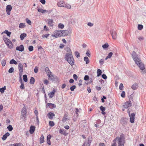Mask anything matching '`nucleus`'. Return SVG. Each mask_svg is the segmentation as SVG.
<instances>
[{"label":"nucleus","instance_id":"obj_23","mask_svg":"<svg viewBox=\"0 0 146 146\" xmlns=\"http://www.w3.org/2000/svg\"><path fill=\"white\" fill-rule=\"evenodd\" d=\"M40 143H43L44 141V137L42 134L40 138Z\"/></svg>","mask_w":146,"mask_h":146},{"label":"nucleus","instance_id":"obj_28","mask_svg":"<svg viewBox=\"0 0 146 146\" xmlns=\"http://www.w3.org/2000/svg\"><path fill=\"white\" fill-rule=\"evenodd\" d=\"M35 82V80L34 78L33 77H31L30 79V83L31 84H34Z\"/></svg>","mask_w":146,"mask_h":146},{"label":"nucleus","instance_id":"obj_19","mask_svg":"<svg viewBox=\"0 0 146 146\" xmlns=\"http://www.w3.org/2000/svg\"><path fill=\"white\" fill-rule=\"evenodd\" d=\"M59 132L60 133L63 134L65 136H66L68 134L64 129H60L59 130Z\"/></svg>","mask_w":146,"mask_h":146},{"label":"nucleus","instance_id":"obj_26","mask_svg":"<svg viewBox=\"0 0 146 146\" xmlns=\"http://www.w3.org/2000/svg\"><path fill=\"white\" fill-rule=\"evenodd\" d=\"M12 9V7L11 5H8L6 7V11H11Z\"/></svg>","mask_w":146,"mask_h":146},{"label":"nucleus","instance_id":"obj_44","mask_svg":"<svg viewBox=\"0 0 146 146\" xmlns=\"http://www.w3.org/2000/svg\"><path fill=\"white\" fill-rule=\"evenodd\" d=\"M28 49L31 52L33 50V47L32 46H30L29 47Z\"/></svg>","mask_w":146,"mask_h":146},{"label":"nucleus","instance_id":"obj_25","mask_svg":"<svg viewBox=\"0 0 146 146\" xmlns=\"http://www.w3.org/2000/svg\"><path fill=\"white\" fill-rule=\"evenodd\" d=\"M37 10L38 12H40L42 13H44L46 11V10H44L40 8H38L37 9Z\"/></svg>","mask_w":146,"mask_h":146},{"label":"nucleus","instance_id":"obj_17","mask_svg":"<svg viewBox=\"0 0 146 146\" xmlns=\"http://www.w3.org/2000/svg\"><path fill=\"white\" fill-rule=\"evenodd\" d=\"M51 137V136L50 135H48L47 137V143L49 145H50L51 144L50 141V139Z\"/></svg>","mask_w":146,"mask_h":146},{"label":"nucleus","instance_id":"obj_64","mask_svg":"<svg viewBox=\"0 0 146 146\" xmlns=\"http://www.w3.org/2000/svg\"><path fill=\"white\" fill-rule=\"evenodd\" d=\"M48 81L47 80H45L44 81V84L47 85L48 84Z\"/></svg>","mask_w":146,"mask_h":146},{"label":"nucleus","instance_id":"obj_29","mask_svg":"<svg viewBox=\"0 0 146 146\" xmlns=\"http://www.w3.org/2000/svg\"><path fill=\"white\" fill-rule=\"evenodd\" d=\"M62 36H64L67 35V31H61Z\"/></svg>","mask_w":146,"mask_h":146},{"label":"nucleus","instance_id":"obj_62","mask_svg":"<svg viewBox=\"0 0 146 146\" xmlns=\"http://www.w3.org/2000/svg\"><path fill=\"white\" fill-rule=\"evenodd\" d=\"M89 77L88 75H85L84 78V79L85 80H87L89 79Z\"/></svg>","mask_w":146,"mask_h":146},{"label":"nucleus","instance_id":"obj_9","mask_svg":"<svg viewBox=\"0 0 146 146\" xmlns=\"http://www.w3.org/2000/svg\"><path fill=\"white\" fill-rule=\"evenodd\" d=\"M111 34L113 39H115L117 38V34L115 31H110Z\"/></svg>","mask_w":146,"mask_h":146},{"label":"nucleus","instance_id":"obj_7","mask_svg":"<svg viewBox=\"0 0 146 146\" xmlns=\"http://www.w3.org/2000/svg\"><path fill=\"white\" fill-rule=\"evenodd\" d=\"M131 105L132 104L131 102L130 101H129L125 103L123 105V106L124 108H127L130 107Z\"/></svg>","mask_w":146,"mask_h":146},{"label":"nucleus","instance_id":"obj_48","mask_svg":"<svg viewBox=\"0 0 146 146\" xmlns=\"http://www.w3.org/2000/svg\"><path fill=\"white\" fill-rule=\"evenodd\" d=\"M26 21L29 25H31V21L28 19L27 18L26 19Z\"/></svg>","mask_w":146,"mask_h":146},{"label":"nucleus","instance_id":"obj_61","mask_svg":"<svg viewBox=\"0 0 146 146\" xmlns=\"http://www.w3.org/2000/svg\"><path fill=\"white\" fill-rule=\"evenodd\" d=\"M73 78L75 79V80H76L78 78V76L76 74H74L73 75Z\"/></svg>","mask_w":146,"mask_h":146},{"label":"nucleus","instance_id":"obj_35","mask_svg":"<svg viewBox=\"0 0 146 146\" xmlns=\"http://www.w3.org/2000/svg\"><path fill=\"white\" fill-rule=\"evenodd\" d=\"M3 33L6 34L8 36H10L11 34V32H9L7 30L4 31Z\"/></svg>","mask_w":146,"mask_h":146},{"label":"nucleus","instance_id":"obj_20","mask_svg":"<svg viewBox=\"0 0 146 146\" xmlns=\"http://www.w3.org/2000/svg\"><path fill=\"white\" fill-rule=\"evenodd\" d=\"M3 40L5 42L6 45L9 43L10 42H11L9 39L6 37H3Z\"/></svg>","mask_w":146,"mask_h":146},{"label":"nucleus","instance_id":"obj_12","mask_svg":"<svg viewBox=\"0 0 146 146\" xmlns=\"http://www.w3.org/2000/svg\"><path fill=\"white\" fill-rule=\"evenodd\" d=\"M24 49V47L23 45H21L20 46H18L16 48V49L17 50L21 52L23 51Z\"/></svg>","mask_w":146,"mask_h":146},{"label":"nucleus","instance_id":"obj_10","mask_svg":"<svg viewBox=\"0 0 146 146\" xmlns=\"http://www.w3.org/2000/svg\"><path fill=\"white\" fill-rule=\"evenodd\" d=\"M135 114L134 113H132L129 116L130 117V122L131 123H133L134 121Z\"/></svg>","mask_w":146,"mask_h":146},{"label":"nucleus","instance_id":"obj_14","mask_svg":"<svg viewBox=\"0 0 146 146\" xmlns=\"http://www.w3.org/2000/svg\"><path fill=\"white\" fill-rule=\"evenodd\" d=\"M120 138V137H116L113 140V143L111 144V146H117L116 142L118 141L119 139Z\"/></svg>","mask_w":146,"mask_h":146},{"label":"nucleus","instance_id":"obj_27","mask_svg":"<svg viewBox=\"0 0 146 146\" xmlns=\"http://www.w3.org/2000/svg\"><path fill=\"white\" fill-rule=\"evenodd\" d=\"M84 60L86 62V64H88L89 63L90 60L87 57H85L84 58Z\"/></svg>","mask_w":146,"mask_h":146},{"label":"nucleus","instance_id":"obj_31","mask_svg":"<svg viewBox=\"0 0 146 146\" xmlns=\"http://www.w3.org/2000/svg\"><path fill=\"white\" fill-rule=\"evenodd\" d=\"M138 85L136 83L133 84L131 86L132 88L134 90L136 89Z\"/></svg>","mask_w":146,"mask_h":146},{"label":"nucleus","instance_id":"obj_50","mask_svg":"<svg viewBox=\"0 0 146 146\" xmlns=\"http://www.w3.org/2000/svg\"><path fill=\"white\" fill-rule=\"evenodd\" d=\"M75 54L77 58L79 57L80 56V54L77 51H76L75 52Z\"/></svg>","mask_w":146,"mask_h":146},{"label":"nucleus","instance_id":"obj_36","mask_svg":"<svg viewBox=\"0 0 146 146\" xmlns=\"http://www.w3.org/2000/svg\"><path fill=\"white\" fill-rule=\"evenodd\" d=\"M25 26V23H20L19 25V27L20 28H23Z\"/></svg>","mask_w":146,"mask_h":146},{"label":"nucleus","instance_id":"obj_6","mask_svg":"<svg viewBox=\"0 0 146 146\" xmlns=\"http://www.w3.org/2000/svg\"><path fill=\"white\" fill-rule=\"evenodd\" d=\"M47 75L49 80H52V81H54L56 78V76H54L52 74V72L50 73V74H48Z\"/></svg>","mask_w":146,"mask_h":146},{"label":"nucleus","instance_id":"obj_1","mask_svg":"<svg viewBox=\"0 0 146 146\" xmlns=\"http://www.w3.org/2000/svg\"><path fill=\"white\" fill-rule=\"evenodd\" d=\"M131 56L135 63L140 69L142 70H144L145 68L144 64L141 62L140 58L138 56L135 52H133L131 54Z\"/></svg>","mask_w":146,"mask_h":146},{"label":"nucleus","instance_id":"obj_39","mask_svg":"<svg viewBox=\"0 0 146 146\" xmlns=\"http://www.w3.org/2000/svg\"><path fill=\"white\" fill-rule=\"evenodd\" d=\"M23 80L25 82L27 81V78L26 75H23Z\"/></svg>","mask_w":146,"mask_h":146},{"label":"nucleus","instance_id":"obj_5","mask_svg":"<svg viewBox=\"0 0 146 146\" xmlns=\"http://www.w3.org/2000/svg\"><path fill=\"white\" fill-rule=\"evenodd\" d=\"M23 65L21 63H19L18 64V69L19 71V75L20 76H21L22 73L23 72Z\"/></svg>","mask_w":146,"mask_h":146},{"label":"nucleus","instance_id":"obj_37","mask_svg":"<svg viewBox=\"0 0 146 146\" xmlns=\"http://www.w3.org/2000/svg\"><path fill=\"white\" fill-rule=\"evenodd\" d=\"M9 48L10 49H11L13 47V44L12 42L9 43V44L7 45Z\"/></svg>","mask_w":146,"mask_h":146},{"label":"nucleus","instance_id":"obj_45","mask_svg":"<svg viewBox=\"0 0 146 146\" xmlns=\"http://www.w3.org/2000/svg\"><path fill=\"white\" fill-rule=\"evenodd\" d=\"M143 28V26L142 25H138V29L139 30H141Z\"/></svg>","mask_w":146,"mask_h":146},{"label":"nucleus","instance_id":"obj_18","mask_svg":"<svg viewBox=\"0 0 146 146\" xmlns=\"http://www.w3.org/2000/svg\"><path fill=\"white\" fill-rule=\"evenodd\" d=\"M10 133L9 132H7L5 133V134L3 135L2 138V139L3 140H5L6 139L7 137L9 136Z\"/></svg>","mask_w":146,"mask_h":146},{"label":"nucleus","instance_id":"obj_4","mask_svg":"<svg viewBox=\"0 0 146 146\" xmlns=\"http://www.w3.org/2000/svg\"><path fill=\"white\" fill-rule=\"evenodd\" d=\"M62 32L61 31H56L53 33V34L52 36L55 38H57L59 36H62Z\"/></svg>","mask_w":146,"mask_h":146},{"label":"nucleus","instance_id":"obj_34","mask_svg":"<svg viewBox=\"0 0 146 146\" xmlns=\"http://www.w3.org/2000/svg\"><path fill=\"white\" fill-rule=\"evenodd\" d=\"M45 70L47 74V75L48 74H50V73L51 72L48 67H46L45 68Z\"/></svg>","mask_w":146,"mask_h":146},{"label":"nucleus","instance_id":"obj_11","mask_svg":"<svg viewBox=\"0 0 146 146\" xmlns=\"http://www.w3.org/2000/svg\"><path fill=\"white\" fill-rule=\"evenodd\" d=\"M65 3L62 0H61L58 2L57 5L59 7H64L65 5Z\"/></svg>","mask_w":146,"mask_h":146},{"label":"nucleus","instance_id":"obj_52","mask_svg":"<svg viewBox=\"0 0 146 146\" xmlns=\"http://www.w3.org/2000/svg\"><path fill=\"white\" fill-rule=\"evenodd\" d=\"M20 88L22 90H24L25 89L24 84L23 83L21 84V85L20 86Z\"/></svg>","mask_w":146,"mask_h":146},{"label":"nucleus","instance_id":"obj_38","mask_svg":"<svg viewBox=\"0 0 146 146\" xmlns=\"http://www.w3.org/2000/svg\"><path fill=\"white\" fill-rule=\"evenodd\" d=\"M58 27L61 29H63L64 27V25L63 24L60 23L58 25Z\"/></svg>","mask_w":146,"mask_h":146},{"label":"nucleus","instance_id":"obj_59","mask_svg":"<svg viewBox=\"0 0 146 146\" xmlns=\"http://www.w3.org/2000/svg\"><path fill=\"white\" fill-rule=\"evenodd\" d=\"M86 54V55L90 57V54L89 52V50H87Z\"/></svg>","mask_w":146,"mask_h":146},{"label":"nucleus","instance_id":"obj_58","mask_svg":"<svg viewBox=\"0 0 146 146\" xmlns=\"http://www.w3.org/2000/svg\"><path fill=\"white\" fill-rule=\"evenodd\" d=\"M112 54H113L112 52H110V53H109L107 57L109 58H110L111 57Z\"/></svg>","mask_w":146,"mask_h":146},{"label":"nucleus","instance_id":"obj_16","mask_svg":"<svg viewBox=\"0 0 146 146\" xmlns=\"http://www.w3.org/2000/svg\"><path fill=\"white\" fill-rule=\"evenodd\" d=\"M35 129V127L34 126L31 125L30 127L29 132L31 134H32L34 132Z\"/></svg>","mask_w":146,"mask_h":146},{"label":"nucleus","instance_id":"obj_49","mask_svg":"<svg viewBox=\"0 0 146 146\" xmlns=\"http://www.w3.org/2000/svg\"><path fill=\"white\" fill-rule=\"evenodd\" d=\"M76 88V86L75 85H73L71 87L70 89L71 91H74V89Z\"/></svg>","mask_w":146,"mask_h":146},{"label":"nucleus","instance_id":"obj_57","mask_svg":"<svg viewBox=\"0 0 146 146\" xmlns=\"http://www.w3.org/2000/svg\"><path fill=\"white\" fill-rule=\"evenodd\" d=\"M1 64L3 66H4L6 64V62L5 60H2L1 62Z\"/></svg>","mask_w":146,"mask_h":146},{"label":"nucleus","instance_id":"obj_51","mask_svg":"<svg viewBox=\"0 0 146 146\" xmlns=\"http://www.w3.org/2000/svg\"><path fill=\"white\" fill-rule=\"evenodd\" d=\"M27 112V109L25 107H24L21 111V112Z\"/></svg>","mask_w":146,"mask_h":146},{"label":"nucleus","instance_id":"obj_32","mask_svg":"<svg viewBox=\"0 0 146 146\" xmlns=\"http://www.w3.org/2000/svg\"><path fill=\"white\" fill-rule=\"evenodd\" d=\"M97 76L98 77L100 76L102 74V70L99 69H98L97 72Z\"/></svg>","mask_w":146,"mask_h":146},{"label":"nucleus","instance_id":"obj_60","mask_svg":"<svg viewBox=\"0 0 146 146\" xmlns=\"http://www.w3.org/2000/svg\"><path fill=\"white\" fill-rule=\"evenodd\" d=\"M102 77L103 79H106L107 78V77L106 75L105 74H103L102 75Z\"/></svg>","mask_w":146,"mask_h":146},{"label":"nucleus","instance_id":"obj_8","mask_svg":"<svg viewBox=\"0 0 146 146\" xmlns=\"http://www.w3.org/2000/svg\"><path fill=\"white\" fill-rule=\"evenodd\" d=\"M48 24L49 27H52L54 25V21L52 19H47Z\"/></svg>","mask_w":146,"mask_h":146},{"label":"nucleus","instance_id":"obj_55","mask_svg":"<svg viewBox=\"0 0 146 146\" xmlns=\"http://www.w3.org/2000/svg\"><path fill=\"white\" fill-rule=\"evenodd\" d=\"M100 109L102 111H105L106 110L105 108L103 107L102 106H101L100 107Z\"/></svg>","mask_w":146,"mask_h":146},{"label":"nucleus","instance_id":"obj_41","mask_svg":"<svg viewBox=\"0 0 146 146\" xmlns=\"http://www.w3.org/2000/svg\"><path fill=\"white\" fill-rule=\"evenodd\" d=\"M109 45L108 43H106L102 46V47L104 49H105L108 48L109 47Z\"/></svg>","mask_w":146,"mask_h":146},{"label":"nucleus","instance_id":"obj_33","mask_svg":"<svg viewBox=\"0 0 146 146\" xmlns=\"http://www.w3.org/2000/svg\"><path fill=\"white\" fill-rule=\"evenodd\" d=\"M6 86H4L3 87L0 89V92L1 94H3L4 92V91L6 90Z\"/></svg>","mask_w":146,"mask_h":146},{"label":"nucleus","instance_id":"obj_30","mask_svg":"<svg viewBox=\"0 0 146 146\" xmlns=\"http://www.w3.org/2000/svg\"><path fill=\"white\" fill-rule=\"evenodd\" d=\"M9 63L11 64H14L15 65L17 64V62L13 59L11 60L10 61Z\"/></svg>","mask_w":146,"mask_h":146},{"label":"nucleus","instance_id":"obj_54","mask_svg":"<svg viewBox=\"0 0 146 146\" xmlns=\"http://www.w3.org/2000/svg\"><path fill=\"white\" fill-rule=\"evenodd\" d=\"M121 96L122 98H124L125 96V93L124 91H123L121 94Z\"/></svg>","mask_w":146,"mask_h":146},{"label":"nucleus","instance_id":"obj_43","mask_svg":"<svg viewBox=\"0 0 146 146\" xmlns=\"http://www.w3.org/2000/svg\"><path fill=\"white\" fill-rule=\"evenodd\" d=\"M14 70V68L13 67H11L9 69L8 72L9 73H11L13 72Z\"/></svg>","mask_w":146,"mask_h":146},{"label":"nucleus","instance_id":"obj_2","mask_svg":"<svg viewBox=\"0 0 146 146\" xmlns=\"http://www.w3.org/2000/svg\"><path fill=\"white\" fill-rule=\"evenodd\" d=\"M65 59L72 66L74 64V59L71 54L70 53L66 54L65 56Z\"/></svg>","mask_w":146,"mask_h":146},{"label":"nucleus","instance_id":"obj_13","mask_svg":"<svg viewBox=\"0 0 146 146\" xmlns=\"http://www.w3.org/2000/svg\"><path fill=\"white\" fill-rule=\"evenodd\" d=\"M55 92V90L54 89L52 90L51 92L48 93V96L50 98H51L53 97L54 95V94Z\"/></svg>","mask_w":146,"mask_h":146},{"label":"nucleus","instance_id":"obj_63","mask_svg":"<svg viewBox=\"0 0 146 146\" xmlns=\"http://www.w3.org/2000/svg\"><path fill=\"white\" fill-rule=\"evenodd\" d=\"M138 38L140 41L143 40V38L142 36H139Z\"/></svg>","mask_w":146,"mask_h":146},{"label":"nucleus","instance_id":"obj_42","mask_svg":"<svg viewBox=\"0 0 146 146\" xmlns=\"http://www.w3.org/2000/svg\"><path fill=\"white\" fill-rule=\"evenodd\" d=\"M64 7H66L68 9H70L71 8V6L69 4H65V5L64 6Z\"/></svg>","mask_w":146,"mask_h":146},{"label":"nucleus","instance_id":"obj_3","mask_svg":"<svg viewBox=\"0 0 146 146\" xmlns=\"http://www.w3.org/2000/svg\"><path fill=\"white\" fill-rule=\"evenodd\" d=\"M124 136L123 134H122L120 136V138L119 139L117 142L118 146H124L125 143Z\"/></svg>","mask_w":146,"mask_h":146},{"label":"nucleus","instance_id":"obj_53","mask_svg":"<svg viewBox=\"0 0 146 146\" xmlns=\"http://www.w3.org/2000/svg\"><path fill=\"white\" fill-rule=\"evenodd\" d=\"M123 85L122 83H121L120 84L119 86V89L120 90H123Z\"/></svg>","mask_w":146,"mask_h":146},{"label":"nucleus","instance_id":"obj_56","mask_svg":"<svg viewBox=\"0 0 146 146\" xmlns=\"http://www.w3.org/2000/svg\"><path fill=\"white\" fill-rule=\"evenodd\" d=\"M38 67L37 66H36L34 69V71L35 73H37L38 72Z\"/></svg>","mask_w":146,"mask_h":146},{"label":"nucleus","instance_id":"obj_15","mask_svg":"<svg viewBox=\"0 0 146 146\" xmlns=\"http://www.w3.org/2000/svg\"><path fill=\"white\" fill-rule=\"evenodd\" d=\"M54 116V114L51 112L48 113L47 114V116L48 118L50 119H52L53 117Z\"/></svg>","mask_w":146,"mask_h":146},{"label":"nucleus","instance_id":"obj_24","mask_svg":"<svg viewBox=\"0 0 146 146\" xmlns=\"http://www.w3.org/2000/svg\"><path fill=\"white\" fill-rule=\"evenodd\" d=\"M27 112H21V118L23 120L25 119L26 117Z\"/></svg>","mask_w":146,"mask_h":146},{"label":"nucleus","instance_id":"obj_21","mask_svg":"<svg viewBox=\"0 0 146 146\" xmlns=\"http://www.w3.org/2000/svg\"><path fill=\"white\" fill-rule=\"evenodd\" d=\"M68 115L67 114L65 113L62 119V121L63 122H65L68 119Z\"/></svg>","mask_w":146,"mask_h":146},{"label":"nucleus","instance_id":"obj_40","mask_svg":"<svg viewBox=\"0 0 146 146\" xmlns=\"http://www.w3.org/2000/svg\"><path fill=\"white\" fill-rule=\"evenodd\" d=\"M7 129L9 131H11L13 129V127L11 125H9L7 127Z\"/></svg>","mask_w":146,"mask_h":146},{"label":"nucleus","instance_id":"obj_47","mask_svg":"<svg viewBox=\"0 0 146 146\" xmlns=\"http://www.w3.org/2000/svg\"><path fill=\"white\" fill-rule=\"evenodd\" d=\"M92 139L91 138L89 137L88 140V143L86 144L87 145H88L89 146L90 145V143L92 141Z\"/></svg>","mask_w":146,"mask_h":146},{"label":"nucleus","instance_id":"obj_46","mask_svg":"<svg viewBox=\"0 0 146 146\" xmlns=\"http://www.w3.org/2000/svg\"><path fill=\"white\" fill-rule=\"evenodd\" d=\"M49 125L50 126L53 127L54 125V123L53 121H50L49 122Z\"/></svg>","mask_w":146,"mask_h":146},{"label":"nucleus","instance_id":"obj_22","mask_svg":"<svg viewBox=\"0 0 146 146\" xmlns=\"http://www.w3.org/2000/svg\"><path fill=\"white\" fill-rule=\"evenodd\" d=\"M27 36V34L26 33H24L21 34L20 35V38L21 40H23L25 37Z\"/></svg>","mask_w":146,"mask_h":146}]
</instances>
